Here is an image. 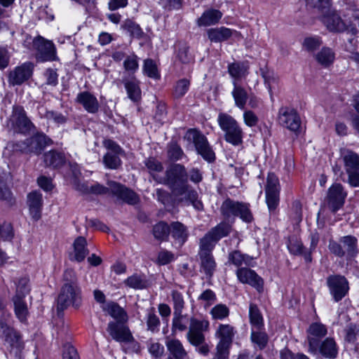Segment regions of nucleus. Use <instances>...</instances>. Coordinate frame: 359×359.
I'll return each instance as SVG.
<instances>
[{
  "label": "nucleus",
  "instance_id": "4468645a",
  "mask_svg": "<svg viewBox=\"0 0 359 359\" xmlns=\"http://www.w3.org/2000/svg\"><path fill=\"white\" fill-rule=\"evenodd\" d=\"M347 196L340 184H334L330 187L327 196V206L332 212H335L344 204Z\"/></svg>",
  "mask_w": 359,
  "mask_h": 359
},
{
  "label": "nucleus",
  "instance_id": "c85d7f7f",
  "mask_svg": "<svg viewBox=\"0 0 359 359\" xmlns=\"http://www.w3.org/2000/svg\"><path fill=\"white\" fill-rule=\"evenodd\" d=\"M124 83L128 97L133 102H137L141 98V89L140 87V81L135 76L130 79H123Z\"/></svg>",
  "mask_w": 359,
  "mask_h": 359
},
{
  "label": "nucleus",
  "instance_id": "de8ad7c7",
  "mask_svg": "<svg viewBox=\"0 0 359 359\" xmlns=\"http://www.w3.org/2000/svg\"><path fill=\"white\" fill-rule=\"evenodd\" d=\"M190 87V81L188 79H182L178 80L173 89V96L175 98L184 97L188 92Z\"/></svg>",
  "mask_w": 359,
  "mask_h": 359
},
{
  "label": "nucleus",
  "instance_id": "2eb2a0df",
  "mask_svg": "<svg viewBox=\"0 0 359 359\" xmlns=\"http://www.w3.org/2000/svg\"><path fill=\"white\" fill-rule=\"evenodd\" d=\"M326 327L320 323H312L307 330L309 352L312 354L318 353L319 340L327 334Z\"/></svg>",
  "mask_w": 359,
  "mask_h": 359
},
{
  "label": "nucleus",
  "instance_id": "774afa93",
  "mask_svg": "<svg viewBox=\"0 0 359 359\" xmlns=\"http://www.w3.org/2000/svg\"><path fill=\"white\" fill-rule=\"evenodd\" d=\"M63 359H79V356L76 348L72 345L67 344L64 346L63 353H62Z\"/></svg>",
  "mask_w": 359,
  "mask_h": 359
},
{
  "label": "nucleus",
  "instance_id": "423d86ee",
  "mask_svg": "<svg viewBox=\"0 0 359 359\" xmlns=\"http://www.w3.org/2000/svg\"><path fill=\"white\" fill-rule=\"evenodd\" d=\"M160 182L167 184L173 192L182 190L180 186L187 182V175L184 168L180 164H174L166 170L165 177Z\"/></svg>",
  "mask_w": 359,
  "mask_h": 359
},
{
  "label": "nucleus",
  "instance_id": "864d4df0",
  "mask_svg": "<svg viewBox=\"0 0 359 359\" xmlns=\"http://www.w3.org/2000/svg\"><path fill=\"white\" fill-rule=\"evenodd\" d=\"M171 299L174 312H182L185 305V301L182 293L177 290H172L171 292Z\"/></svg>",
  "mask_w": 359,
  "mask_h": 359
},
{
  "label": "nucleus",
  "instance_id": "ea45409f",
  "mask_svg": "<svg viewBox=\"0 0 359 359\" xmlns=\"http://www.w3.org/2000/svg\"><path fill=\"white\" fill-rule=\"evenodd\" d=\"M249 317L252 329L261 330L264 326L263 317L257 306L254 304H250Z\"/></svg>",
  "mask_w": 359,
  "mask_h": 359
},
{
  "label": "nucleus",
  "instance_id": "9b49d317",
  "mask_svg": "<svg viewBox=\"0 0 359 359\" xmlns=\"http://www.w3.org/2000/svg\"><path fill=\"white\" fill-rule=\"evenodd\" d=\"M186 137L194 143L198 154L203 157H215V152L210 147L207 138L198 130L190 129L187 131Z\"/></svg>",
  "mask_w": 359,
  "mask_h": 359
},
{
  "label": "nucleus",
  "instance_id": "5701e85b",
  "mask_svg": "<svg viewBox=\"0 0 359 359\" xmlns=\"http://www.w3.org/2000/svg\"><path fill=\"white\" fill-rule=\"evenodd\" d=\"M27 203L32 218L35 220L39 219L43 205L42 194L37 191L30 192L27 195Z\"/></svg>",
  "mask_w": 359,
  "mask_h": 359
},
{
  "label": "nucleus",
  "instance_id": "2f4dec72",
  "mask_svg": "<svg viewBox=\"0 0 359 359\" xmlns=\"http://www.w3.org/2000/svg\"><path fill=\"white\" fill-rule=\"evenodd\" d=\"M87 241L82 236L78 237L74 242V252L71 259H74L78 262H82L88 253L86 248Z\"/></svg>",
  "mask_w": 359,
  "mask_h": 359
},
{
  "label": "nucleus",
  "instance_id": "69168bd1",
  "mask_svg": "<svg viewBox=\"0 0 359 359\" xmlns=\"http://www.w3.org/2000/svg\"><path fill=\"white\" fill-rule=\"evenodd\" d=\"M28 283L29 280L27 278H20L16 285L15 296H20L21 298H24L29 291Z\"/></svg>",
  "mask_w": 359,
  "mask_h": 359
},
{
  "label": "nucleus",
  "instance_id": "a19ab883",
  "mask_svg": "<svg viewBox=\"0 0 359 359\" xmlns=\"http://www.w3.org/2000/svg\"><path fill=\"white\" fill-rule=\"evenodd\" d=\"M345 255L354 256L358 252V239L353 236H346L340 238Z\"/></svg>",
  "mask_w": 359,
  "mask_h": 359
},
{
  "label": "nucleus",
  "instance_id": "f257e3e1",
  "mask_svg": "<svg viewBox=\"0 0 359 359\" xmlns=\"http://www.w3.org/2000/svg\"><path fill=\"white\" fill-rule=\"evenodd\" d=\"M217 123L224 132V140L227 142L234 146H238L243 143V129L233 116L226 113H219Z\"/></svg>",
  "mask_w": 359,
  "mask_h": 359
},
{
  "label": "nucleus",
  "instance_id": "49530a36",
  "mask_svg": "<svg viewBox=\"0 0 359 359\" xmlns=\"http://www.w3.org/2000/svg\"><path fill=\"white\" fill-rule=\"evenodd\" d=\"M125 71L133 74L139 69V57L134 53L126 56L123 63Z\"/></svg>",
  "mask_w": 359,
  "mask_h": 359
},
{
  "label": "nucleus",
  "instance_id": "bb28decb",
  "mask_svg": "<svg viewBox=\"0 0 359 359\" xmlns=\"http://www.w3.org/2000/svg\"><path fill=\"white\" fill-rule=\"evenodd\" d=\"M236 331L234 327L229 324H219L216 332L215 336L219 341V344L231 346Z\"/></svg>",
  "mask_w": 359,
  "mask_h": 359
},
{
  "label": "nucleus",
  "instance_id": "cd10ccee",
  "mask_svg": "<svg viewBox=\"0 0 359 359\" xmlns=\"http://www.w3.org/2000/svg\"><path fill=\"white\" fill-rule=\"evenodd\" d=\"M318 352L327 358H335L338 355V346L333 338L327 337L318 343Z\"/></svg>",
  "mask_w": 359,
  "mask_h": 359
},
{
  "label": "nucleus",
  "instance_id": "1a4fd4ad",
  "mask_svg": "<svg viewBox=\"0 0 359 359\" xmlns=\"http://www.w3.org/2000/svg\"><path fill=\"white\" fill-rule=\"evenodd\" d=\"M266 203L269 212L274 211L279 204L280 184L274 173H269L265 187Z\"/></svg>",
  "mask_w": 359,
  "mask_h": 359
},
{
  "label": "nucleus",
  "instance_id": "f3484780",
  "mask_svg": "<svg viewBox=\"0 0 359 359\" xmlns=\"http://www.w3.org/2000/svg\"><path fill=\"white\" fill-rule=\"evenodd\" d=\"M236 273L241 283L250 285L258 292L262 291L263 280L254 270L247 267H241L237 269Z\"/></svg>",
  "mask_w": 359,
  "mask_h": 359
},
{
  "label": "nucleus",
  "instance_id": "79ce46f5",
  "mask_svg": "<svg viewBox=\"0 0 359 359\" xmlns=\"http://www.w3.org/2000/svg\"><path fill=\"white\" fill-rule=\"evenodd\" d=\"M201 268L205 273L209 276H212L215 270L216 263L211 253H199Z\"/></svg>",
  "mask_w": 359,
  "mask_h": 359
},
{
  "label": "nucleus",
  "instance_id": "a18cd8bd",
  "mask_svg": "<svg viewBox=\"0 0 359 359\" xmlns=\"http://www.w3.org/2000/svg\"><path fill=\"white\" fill-rule=\"evenodd\" d=\"M142 70L143 73L149 78L154 79H160V74L157 65L151 59H146L144 60Z\"/></svg>",
  "mask_w": 359,
  "mask_h": 359
},
{
  "label": "nucleus",
  "instance_id": "5fc2aeb1",
  "mask_svg": "<svg viewBox=\"0 0 359 359\" xmlns=\"http://www.w3.org/2000/svg\"><path fill=\"white\" fill-rule=\"evenodd\" d=\"M122 27L133 37L140 39L143 35V32L140 27L130 20H126Z\"/></svg>",
  "mask_w": 359,
  "mask_h": 359
},
{
  "label": "nucleus",
  "instance_id": "aec40b11",
  "mask_svg": "<svg viewBox=\"0 0 359 359\" xmlns=\"http://www.w3.org/2000/svg\"><path fill=\"white\" fill-rule=\"evenodd\" d=\"M108 185L112 194L118 199L130 205H135L139 202L138 196L123 185L115 182H109Z\"/></svg>",
  "mask_w": 359,
  "mask_h": 359
},
{
  "label": "nucleus",
  "instance_id": "f704fd0d",
  "mask_svg": "<svg viewBox=\"0 0 359 359\" xmlns=\"http://www.w3.org/2000/svg\"><path fill=\"white\" fill-rule=\"evenodd\" d=\"M252 260V257L238 250H234L229 254V262L238 269L243 265L251 266Z\"/></svg>",
  "mask_w": 359,
  "mask_h": 359
},
{
  "label": "nucleus",
  "instance_id": "ddd939ff",
  "mask_svg": "<svg viewBox=\"0 0 359 359\" xmlns=\"http://www.w3.org/2000/svg\"><path fill=\"white\" fill-rule=\"evenodd\" d=\"M327 285L335 302H339L344 297L349 290L346 278L339 275L330 276L327 278Z\"/></svg>",
  "mask_w": 359,
  "mask_h": 359
},
{
  "label": "nucleus",
  "instance_id": "72a5a7b5",
  "mask_svg": "<svg viewBox=\"0 0 359 359\" xmlns=\"http://www.w3.org/2000/svg\"><path fill=\"white\" fill-rule=\"evenodd\" d=\"M104 309L113 318L117 320V323H126L128 320V315L123 308L115 302L108 303Z\"/></svg>",
  "mask_w": 359,
  "mask_h": 359
},
{
  "label": "nucleus",
  "instance_id": "7ed1b4c3",
  "mask_svg": "<svg viewBox=\"0 0 359 359\" xmlns=\"http://www.w3.org/2000/svg\"><path fill=\"white\" fill-rule=\"evenodd\" d=\"M81 304V291L77 284L65 283L57 298V310L63 311L69 306L79 308Z\"/></svg>",
  "mask_w": 359,
  "mask_h": 359
},
{
  "label": "nucleus",
  "instance_id": "338daca9",
  "mask_svg": "<svg viewBox=\"0 0 359 359\" xmlns=\"http://www.w3.org/2000/svg\"><path fill=\"white\" fill-rule=\"evenodd\" d=\"M174 254L166 250H161L157 257L156 263L159 265H165L174 260Z\"/></svg>",
  "mask_w": 359,
  "mask_h": 359
},
{
  "label": "nucleus",
  "instance_id": "6e6d98bb",
  "mask_svg": "<svg viewBox=\"0 0 359 359\" xmlns=\"http://www.w3.org/2000/svg\"><path fill=\"white\" fill-rule=\"evenodd\" d=\"M210 314L215 320H223L229 316V309L225 304H219L211 309Z\"/></svg>",
  "mask_w": 359,
  "mask_h": 359
},
{
  "label": "nucleus",
  "instance_id": "c03bdc74",
  "mask_svg": "<svg viewBox=\"0 0 359 359\" xmlns=\"http://www.w3.org/2000/svg\"><path fill=\"white\" fill-rule=\"evenodd\" d=\"M218 241L208 231L200 241L199 253H211L215 243Z\"/></svg>",
  "mask_w": 359,
  "mask_h": 359
},
{
  "label": "nucleus",
  "instance_id": "bf43d9fd",
  "mask_svg": "<svg viewBox=\"0 0 359 359\" xmlns=\"http://www.w3.org/2000/svg\"><path fill=\"white\" fill-rule=\"evenodd\" d=\"M263 77L271 98H272L273 90H275L276 87L278 86V79L272 73L263 74Z\"/></svg>",
  "mask_w": 359,
  "mask_h": 359
},
{
  "label": "nucleus",
  "instance_id": "6e6552de",
  "mask_svg": "<svg viewBox=\"0 0 359 359\" xmlns=\"http://www.w3.org/2000/svg\"><path fill=\"white\" fill-rule=\"evenodd\" d=\"M210 323L207 320L191 318L186 338L190 344L201 343L205 338L204 333L209 330Z\"/></svg>",
  "mask_w": 359,
  "mask_h": 359
},
{
  "label": "nucleus",
  "instance_id": "39448f33",
  "mask_svg": "<svg viewBox=\"0 0 359 359\" xmlns=\"http://www.w3.org/2000/svg\"><path fill=\"white\" fill-rule=\"evenodd\" d=\"M221 212L226 218L238 216L245 222H250L252 219L251 212L247 204L230 198L226 199L222 203Z\"/></svg>",
  "mask_w": 359,
  "mask_h": 359
},
{
  "label": "nucleus",
  "instance_id": "412c9836",
  "mask_svg": "<svg viewBox=\"0 0 359 359\" xmlns=\"http://www.w3.org/2000/svg\"><path fill=\"white\" fill-rule=\"evenodd\" d=\"M121 323L110 322L108 324L107 331L110 336L119 342H130L133 337L128 327L120 324Z\"/></svg>",
  "mask_w": 359,
  "mask_h": 359
},
{
  "label": "nucleus",
  "instance_id": "13d9d810",
  "mask_svg": "<svg viewBox=\"0 0 359 359\" xmlns=\"http://www.w3.org/2000/svg\"><path fill=\"white\" fill-rule=\"evenodd\" d=\"M104 147L109 150L104 157H113L112 155H123V151L116 142L111 140H106L104 141Z\"/></svg>",
  "mask_w": 359,
  "mask_h": 359
},
{
  "label": "nucleus",
  "instance_id": "a878e982",
  "mask_svg": "<svg viewBox=\"0 0 359 359\" xmlns=\"http://www.w3.org/2000/svg\"><path fill=\"white\" fill-rule=\"evenodd\" d=\"M76 100L89 113L94 114L98 111L99 103L97 98L88 91L79 93Z\"/></svg>",
  "mask_w": 359,
  "mask_h": 359
},
{
  "label": "nucleus",
  "instance_id": "7c9ffc66",
  "mask_svg": "<svg viewBox=\"0 0 359 359\" xmlns=\"http://www.w3.org/2000/svg\"><path fill=\"white\" fill-rule=\"evenodd\" d=\"M222 17V13L217 9H208L197 20L198 26L208 27L217 24Z\"/></svg>",
  "mask_w": 359,
  "mask_h": 359
},
{
  "label": "nucleus",
  "instance_id": "37998d69",
  "mask_svg": "<svg viewBox=\"0 0 359 359\" xmlns=\"http://www.w3.org/2000/svg\"><path fill=\"white\" fill-rule=\"evenodd\" d=\"M123 284L134 290H142L146 287L147 281L144 276L135 273L128 277Z\"/></svg>",
  "mask_w": 359,
  "mask_h": 359
},
{
  "label": "nucleus",
  "instance_id": "4be33fe9",
  "mask_svg": "<svg viewBox=\"0 0 359 359\" xmlns=\"http://www.w3.org/2000/svg\"><path fill=\"white\" fill-rule=\"evenodd\" d=\"M207 34L209 40L213 43H220L226 41L231 36L237 39L242 38L237 31L225 27L209 29L207 31Z\"/></svg>",
  "mask_w": 359,
  "mask_h": 359
},
{
  "label": "nucleus",
  "instance_id": "052dcab7",
  "mask_svg": "<svg viewBox=\"0 0 359 359\" xmlns=\"http://www.w3.org/2000/svg\"><path fill=\"white\" fill-rule=\"evenodd\" d=\"M231 346L217 343L212 359H228Z\"/></svg>",
  "mask_w": 359,
  "mask_h": 359
},
{
  "label": "nucleus",
  "instance_id": "0eeeda50",
  "mask_svg": "<svg viewBox=\"0 0 359 359\" xmlns=\"http://www.w3.org/2000/svg\"><path fill=\"white\" fill-rule=\"evenodd\" d=\"M8 125L15 132L24 134L29 133L34 127L20 106L13 107Z\"/></svg>",
  "mask_w": 359,
  "mask_h": 359
},
{
  "label": "nucleus",
  "instance_id": "dca6fc26",
  "mask_svg": "<svg viewBox=\"0 0 359 359\" xmlns=\"http://www.w3.org/2000/svg\"><path fill=\"white\" fill-rule=\"evenodd\" d=\"M11 314L4 312L3 318H0V334L11 346L20 348L22 342L20 335L8 325Z\"/></svg>",
  "mask_w": 359,
  "mask_h": 359
},
{
  "label": "nucleus",
  "instance_id": "4d7b16f0",
  "mask_svg": "<svg viewBox=\"0 0 359 359\" xmlns=\"http://www.w3.org/2000/svg\"><path fill=\"white\" fill-rule=\"evenodd\" d=\"M147 330L152 332H158L159 330L160 320L153 309H151L147 313Z\"/></svg>",
  "mask_w": 359,
  "mask_h": 359
},
{
  "label": "nucleus",
  "instance_id": "3c124183",
  "mask_svg": "<svg viewBox=\"0 0 359 359\" xmlns=\"http://www.w3.org/2000/svg\"><path fill=\"white\" fill-rule=\"evenodd\" d=\"M231 231V226L226 222H221L215 227L212 228L209 232L217 241L229 234Z\"/></svg>",
  "mask_w": 359,
  "mask_h": 359
},
{
  "label": "nucleus",
  "instance_id": "680f3d73",
  "mask_svg": "<svg viewBox=\"0 0 359 359\" xmlns=\"http://www.w3.org/2000/svg\"><path fill=\"white\" fill-rule=\"evenodd\" d=\"M244 123L250 128L255 127L259 122V118L252 110H245L243 114Z\"/></svg>",
  "mask_w": 359,
  "mask_h": 359
},
{
  "label": "nucleus",
  "instance_id": "473e14b6",
  "mask_svg": "<svg viewBox=\"0 0 359 359\" xmlns=\"http://www.w3.org/2000/svg\"><path fill=\"white\" fill-rule=\"evenodd\" d=\"M170 231L172 238L180 245L184 244L189 236L187 228L179 222L171 223Z\"/></svg>",
  "mask_w": 359,
  "mask_h": 359
},
{
  "label": "nucleus",
  "instance_id": "20e7f679",
  "mask_svg": "<svg viewBox=\"0 0 359 359\" xmlns=\"http://www.w3.org/2000/svg\"><path fill=\"white\" fill-rule=\"evenodd\" d=\"M32 50L37 61H55L57 60L54 43L45 38L38 36L32 41Z\"/></svg>",
  "mask_w": 359,
  "mask_h": 359
},
{
  "label": "nucleus",
  "instance_id": "b1692460",
  "mask_svg": "<svg viewBox=\"0 0 359 359\" xmlns=\"http://www.w3.org/2000/svg\"><path fill=\"white\" fill-rule=\"evenodd\" d=\"M165 346L173 359H186L188 357L187 351L179 339L167 337Z\"/></svg>",
  "mask_w": 359,
  "mask_h": 359
},
{
  "label": "nucleus",
  "instance_id": "e433bc0d",
  "mask_svg": "<svg viewBox=\"0 0 359 359\" xmlns=\"http://www.w3.org/2000/svg\"><path fill=\"white\" fill-rule=\"evenodd\" d=\"M190 319L187 315H183L182 312L173 313V318L172 321V331L183 332L187 329L188 325H189Z\"/></svg>",
  "mask_w": 359,
  "mask_h": 359
},
{
  "label": "nucleus",
  "instance_id": "0e129e2a",
  "mask_svg": "<svg viewBox=\"0 0 359 359\" xmlns=\"http://www.w3.org/2000/svg\"><path fill=\"white\" fill-rule=\"evenodd\" d=\"M13 236V228L10 223L0 221V239L9 241Z\"/></svg>",
  "mask_w": 359,
  "mask_h": 359
},
{
  "label": "nucleus",
  "instance_id": "c9c22d12",
  "mask_svg": "<svg viewBox=\"0 0 359 359\" xmlns=\"http://www.w3.org/2000/svg\"><path fill=\"white\" fill-rule=\"evenodd\" d=\"M228 72L233 78V81L238 82V80L245 77L248 74V67L245 63L233 62L229 65Z\"/></svg>",
  "mask_w": 359,
  "mask_h": 359
},
{
  "label": "nucleus",
  "instance_id": "603ef678",
  "mask_svg": "<svg viewBox=\"0 0 359 359\" xmlns=\"http://www.w3.org/2000/svg\"><path fill=\"white\" fill-rule=\"evenodd\" d=\"M177 57L184 64H189L194 60V57L189 52V47L184 43L179 44Z\"/></svg>",
  "mask_w": 359,
  "mask_h": 359
},
{
  "label": "nucleus",
  "instance_id": "e2e57ef3",
  "mask_svg": "<svg viewBox=\"0 0 359 359\" xmlns=\"http://www.w3.org/2000/svg\"><path fill=\"white\" fill-rule=\"evenodd\" d=\"M287 248L290 253L293 255H303L304 256L305 252L303 251V244L300 241L296 238L289 240Z\"/></svg>",
  "mask_w": 359,
  "mask_h": 359
},
{
  "label": "nucleus",
  "instance_id": "f8f14e48",
  "mask_svg": "<svg viewBox=\"0 0 359 359\" xmlns=\"http://www.w3.org/2000/svg\"><path fill=\"white\" fill-rule=\"evenodd\" d=\"M278 121L282 126L292 132H297L301 126V120L297 111L289 107L280 109Z\"/></svg>",
  "mask_w": 359,
  "mask_h": 359
},
{
  "label": "nucleus",
  "instance_id": "6ab92c4d",
  "mask_svg": "<svg viewBox=\"0 0 359 359\" xmlns=\"http://www.w3.org/2000/svg\"><path fill=\"white\" fill-rule=\"evenodd\" d=\"M33 69L34 65L32 62H25L16 67L9 74V83L13 86L22 84L32 76Z\"/></svg>",
  "mask_w": 359,
  "mask_h": 359
},
{
  "label": "nucleus",
  "instance_id": "8fccbe9b",
  "mask_svg": "<svg viewBox=\"0 0 359 359\" xmlns=\"http://www.w3.org/2000/svg\"><path fill=\"white\" fill-rule=\"evenodd\" d=\"M170 229L167 223L161 222L154 226L153 234L156 239L164 241L168 237Z\"/></svg>",
  "mask_w": 359,
  "mask_h": 359
},
{
  "label": "nucleus",
  "instance_id": "a211bd4d",
  "mask_svg": "<svg viewBox=\"0 0 359 359\" xmlns=\"http://www.w3.org/2000/svg\"><path fill=\"white\" fill-rule=\"evenodd\" d=\"M180 187L182 190H179V191L175 190L172 194L175 196L180 197V201L185 202L187 205L191 204L196 210H203V205L202 202L198 200V193L196 191L191 189L187 184V182H185Z\"/></svg>",
  "mask_w": 359,
  "mask_h": 359
},
{
  "label": "nucleus",
  "instance_id": "09e8293b",
  "mask_svg": "<svg viewBox=\"0 0 359 359\" xmlns=\"http://www.w3.org/2000/svg\"><path fill=\"white\" fill-rule=\"evenodd\" d=\"M251 340L259 349H263L267 344L268 337L265 332H261L260 330L252 329Z\"/></svg>",
  "mask_w": 359,
  "mask_h": 359
},
{
  "label": "nucleus",
  "instance_id": "393cba45",
  "mask_svg": "<svg viewBox=\"0 0 359 359\" xmlns=\"http://www.w3.org/2000/svg\"><path fill=\"white\" fill-rule=\"evenodd\" d=\"M348 182L352 187H359V158H344Z\"/></svg>",
  "mask_w": 359,
  "mask_h": 359
},
{
  "label": "nucleus",
  "instance_id": "58836bf2",
  "mask_svg": "<svg viewBox=\"0 0 359 359\" xmlns=\"http://www.w3.org/2000/svg\"><path fill=\"white\" fill-rule=\"evenodd\" d=\"M335 58L334 51L327 47L323 48L316 55V60L323 67H328L333 63Z\"/></svg>",
  "mask_w": 359,
  "mask_h": 359
},
{
  "label": "nucleus",
  "instance_id": "9d476101",
  "mask_svg": "<svg viewBox=\"0 0 359 359\" xmlns=\"http://www.w3.org/2000/svg\"><path fill=\"white\" fill-rule=\"evenodd\" d=\"M323 13L322 21L331 32H344L346 29L345 22L341 19L337 12L330 8V4L325 8L315 5Z\"/></svg>",
  "mask_w": 359,
  "mask_h": 359
},
{
  "label": "nucleus",
  "instance_id": "4c0bfd02",
  "mask_svg": "<svg viewBox=\"0 0 359 359\" xmlns=\"http://www.w3.org/2000/svg\"><path fill=\"white\" fill-rule=\"evenodd\" d=\"M23 299L20 296H14L13 298L15 315L21 322L26 321L28 316L27 305Z\"/></svg>",
  "mask_w": 359,
  "mask_h": 359
},
{
  "label": "nucleus",
  "instance_id": "f03ea898",
  "mask_svg": "<svg viewBox=\"0 0 359 359\" xmlns=\"http://www.w3.org/2000/svg\"><path fill=\"white\" fill-rule=\"evenodd\" d=\"M50 140L43 133H37L32 136L27 142L18 143H8L6 149L12 151L13 155H19L20 154H33L39 155L44 147L49 144Z\"/></svg>",
  "mask_w": 359,
  "mask_h": 359
},
{
  "label": "nucleus",
  "instance_id": "c756f323",
  "mask_svg": "<svg viewBox=\"0 0 359 359\" xmlns=\"http://www.w3.org/2000/svg\"><path fill=\"white\" fill-rule=\"evenodd\" d=\"M233 86L231 95L234 100L235 105L240 109H244L248 100V94L246 90L238 84L236 81H233Z\"/></svg>",
  "mask_w": 359,
  "mask_h": 359
}]
</instances>
